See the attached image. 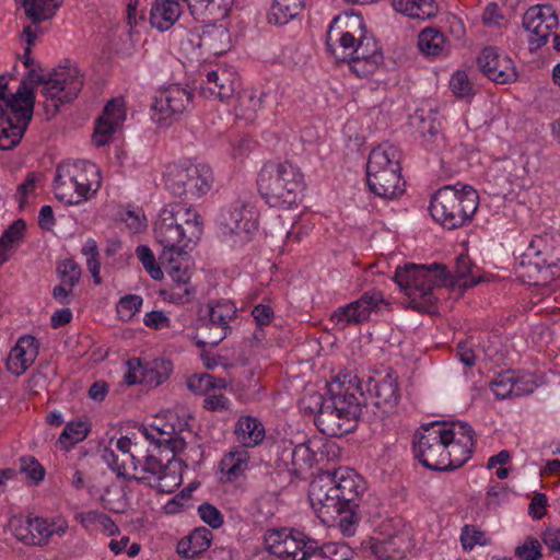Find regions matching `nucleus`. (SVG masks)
<instances>
[{"mask_svg":"<svg viewBox=\"0 0 560 560\" xmlns=\"http://www.w3.org/2000/svg\"><path fill=\"white\" fill-rule=\"evenodd\" d=\"M183 7L178 0H155L150 11L152 27L161 32L170 30L179 19Z\"/></svg>","mask_w":560,"mask_h":560,"instance_id":"33","label":"nucleus"},{"mask_svg":"<svg viewBox=\"0 0 560 560\" xmlns=\"http://www.w3.org/2000/svg\"><path fill=\"white\" fill-rule=\"evenodd\" d=\"M125 119L126 110L124 102L118 98L109 101L95 126V131L93 133V141L97 147L106 144L112 135L122 125Z\"/></svg>","mask_w":560,"mask_h":560,"instance_id":"24","label":"nucleus"},{"mask_svg":"<svg viewBox=\"0 0 560 560\" xmlns=\"http://www.w3.org/2000/svg\"><path fill=\"white\" fill-rule=\"evenodd\" d=\"M121 219L132 233H139L147 226L145 217L140 209L127 210Z\"/></svg>","mask_w":560,"mask_h":560,"instance_id":"61","label":"nucleus"},{"mask_svg":"<svg viewBox=\"0 0 560 560\" xmlns=\"http://www.w3.org/2000/svg\"><path fill=\"white\" fill-rule=\"evenodd\" d=\"M234 433L243 446L254 447L264 441L265 428L257 418L242 416L235 424Z\"/></svg>","mask_w":560,"mask_h":560,"instance_id":"36","label":"nucleus"},{"mask_svg":"<svg viewBox=\"0 0 560 560\" xmlns=\"http://www.w3.org/2000/svg\"><path fill=\"white\" fill-rule=\"evenodd\" d=\"M368 392L373 404L384 413L393 412L400 399L397 377L393 373H387L381 378H370Z\"/></svg>","mask_w":560,"mask_h":560,"instance_id":"23","label":"nucleus"},{"mask_svg":"<svg viewBox=\"0 0 560 560\" xmlns=\"http://www.w3.org/2000/svg\"><path fill=\"white\" fill-rule=\"evenodd\" d=\"M327 402V397L325 398L322 394L317 392H312L305 394L300 400V408L310 415H314L315 417L319 415L320 410L324 409Z\"/></svg>","mask_w":560,"mask_h":560,"instance_id":"56","label":"nucleus"},{"mask_svg":"<svg viewBox=\"0 0 560 560\" xmlns=\"http://www.w3.org/2000/svg\"><path fill=\"white\" fill-rule=\"evenodd\" d=\"M330 480L336 486L334 490L336 497H340V502L346 510V514L340 518L339 529L343 536L351 537L360 520L357 510L365 490L364 481L350 468H338L330 472Z\"/></svg>","mask_w":560,"mask_h":560,"instance_id":"10","label":"nucleus"},{"mask_svg":"<svg viewBox=\"0 0 560 560\" xmlns=\"http://www.w3.org/2000/svg\"><path fill=\"white\" fill-rule=\"evenodd\" d=\"M128 370L124 375V382L131 386L143 384L142 382V361L140 359H131L127 362Z\"/></svg>","mask_w":560,"mask_h":560,"instance_id":"64","label":"nucleus"},{"mask_svg":"<svg viewBox=\"0 0 560 560\" xmlns=\"http://www.w3.org/2000/svg\"><path fill=\"white\" fill-rule=\"evenodd\" d=\"M202 234L199 213L184 202L170 203L163 208L154 226L156 242L162 246V257L182 256Z\"/></svg>","mask_w":560,"mask_h":560,"instance_id":"2","label":"nucleus"},{"mask_svg":"<svg viewBox=\"0 0 560 560\" xmlns=\"http://www.w3.org/2000/svg\"><path fill=\"white\" fill-rule=\"evenodd\" d=\"M38 355V341L33 336H22L11 349L7 359V369L19 376L23 374Z\"/></svg>","mask_w":560,"mask_h":560,"instance_id":"27","label":"nucleus"},{"mask_svg":"<svg viewBox=\"0 0 560 560\" xmlns=\"http://www.w3.org/2000/svg\"><path fill=\"white\" fill-rule=\"evenodd\" d=\"M70 165L75 170L77 189L82 201L89 199L101 186L100 168L86 160L70 161Z\"/></svg>","mask_w":560,"mask_h":560,"instance_id":"32","label":"nucleus"},{"mask_svg":"<svg viewBox=\"0 0 560 560\" xmlns=\"http://www.w3.org/2000/svg\"><path fill=\"white\" fill-rule=\"evenodd\" d=\"M479 205L477 190L470 185H445L438 189L430 201L434 221L448 230L469 223Z\"/></svg>","mask_w":560,"mask_h":560,"instance_id":"6","label":"nucleus"},{"mask_svg":"<svg viewBox=\"0 0 560 560\" xmlns=\"http://www.w3.org/2000/svg\"><path fill=\"white\" fill-rule=\"evenodd\" d=\"M231 401L223 394H207L203 400V407L209 411H226L230 409Z\"/></svg>","mask_w":560,"mask_h":560,"instance_id":"63","label":"nucleus"},{"mask_svg":"<svg viewBox=\"0 0 560 560\" xmlns=\"http://www.w3.org/2000/svg\"><path fill=\"white\" fill-rule=\"evenodd\" d=\"M395 11L418 20H430L436 16L439 5L434 0H393Z\"/></svg>","mask_w":560,"mask_h":560,"instance_id":"37","label":"nucleus"},{"mask_svg":"<svg viewBox=\"0 0 560 560\" xmlns=\"http://www.w3.org/2000/svg\"><path fill=\"white\" fill-rule=\"evenodd\" d=\"M393 279L407 295L412 308L429 313L433 311L438 300L434 290L446 284L448 272L444 265L438 262H408L396 269Z\"/></svg>","mask_w":560,"mask_h":560,"instance_id":"4","label":"nucleus"},{"mask_svg":"<svg viewBox=\"0 0 560 560\" xmlns=\"http://www.w3.org/2000/svg\"><path fill=\"white\" fill-rule=\"evenodd\" d=\"M102 458L118 477L129 480V476H132V474L128 472L126 460L122 459L120 462L118 455H116L112 448L104 447Z\"/></svg>","mask_w":560,"mask_h":560,"instance_id":"58","label":"nucleus"},{"mask_svg":"<svg viewBox=\"0 0 560 560\" xmlns=\"http://www.w3.org/2000/svg\"><path fill=\"white\" fill-rule=\"evenodd\" d=\"M104 513L98 511H86L75 515V520L90 532H98V525L103 521Z\"/></svg>","mask_w":560,"mask_h":560,"instance_id":"62","label":"nucleus"},{"mask_svg":"<svg viewBox=\"0 0 560 560\" xmlns=\"http://www.w3.org/2000/svg\"><path fill=\"white\" fill-rule=\"evenodd\" d=\"M136 254L141 261L143 268L151 276L153 280H161L163 278V271L156 264L155 256L150 247L147 245H139L136 248Z\"/></svg>","mask_w":560,"mask_h":560,"instance_id":"49","label":"nucleus"},{"mask_svg":"<svg viewBox=\"0 0 560 560\" xmlns=\"http://www.w3.org/2000/svg\"><path fill=\"white\" fill-rule=\"evenodd\" d=\"M237 308L230 301L219 302L209 308V329H217L218 336L211 338L208 343L219 345L230 332V323L236 317Z\"/></svg>","mask_w":560,"mask_h":560,"instance_id":"31","label":"nucleus"},{"mask_svg":"<svg viewBox=\"0 0 560 560\" xmlns=\"http://www.w3.org/2000/svg\"><path fill=\"white\" fill-rule=\"evenodd\" d=\"M142 298L137 294H129L121 298L117 304V314L124 322L130 320L142 306Z\"/></svg>","mask_w":560,"mask_h":560,"instance_id":"50","label":"nucleus"},{"mask_svg":"<svg viewBox=\"0 0 560 560\" xmlns=\"http://www.w3.org/2000/svg\"><path fill=\"white\" fill-rule=\"evenodd\" d=\"M173 371V364L165 359L142 362V382L153 388L166 381Z\"/></svg>","mask_w":560,"mask_h":560,"instance_id":"40","label":"nucleus"},{"mask_svg":"<svg viewBox=\"0 0 560 560\" xmlns=\"http://www.w3.org/2000/svg\"><path fill=\"white\" fill-rule=\"evenodd\" d=\"M384 303V295L378 290L364 292L358 300L339 306L330 316V320L340 328L359 325L368 320L373 312Z\"/></svg>","mask_w":560,"mask_h":560,"instance_id":"18","label":"nucleus"},{"mask_svg":"<svg viewBox=\"0 0 560 560\" xmlns=\"http://www.w3.org/2000/svg\"><path fill=\"white\" fill-rule=\"evenodd\" d=\"M213 183L212 170L209 165L190 162L174 163L165 173V187L171 194L186 200H195L205 196Z\"/></svg>","mask_w":560,"mask_h":560,"instance_id":"9","label":"nucleus"},{"mask_svg":"<svg viewBox=\"0 0 560 560\" xmlns=\"http://www.w3.org/2000/svg\"><path fill=\"white\" fill-rule=\"evenodd\" d=\"M291 458L295 470L311 468L317 460L310 442L296 445L291 452Z\"/></svg>","mask_w":560,"mask_h":560,"instance_id":"47","label":"nucleus"},{"mask_svg":"<svg viewBox=\"0 0 560 560\" xmlns=\"http://www.w3.org/2000/svg\"><path fill=\"white\" fill-rule=\"evenodd\" d=\"M481 281L480 277H475L471 272V264L467 256L460 255L456 260V269L448 279L446 284L458 285L467 289L477 285Z\"/></svg>","mask_w":560,"mask_h":560,"instance_id":"43","label":"nucleus"},{"mask_svg":"<svg viewBox=\"0 0 560 560\" xmlns=\"http://www.w3.org/2000/svg\"><path fill=\"white\" fill-rule=\"evenodd\" d=\"M338 21L339 18L335 16L328 26L326 46L338 61L350 63L351 59H353L358 37L350 32H335V25Z\"/></svg>","mask_w":560,"mask_h":560,"instance_id":"29","label":"nucleus"},{"mask_svg":"<svg viewBox=\"0 0 560 560\" xmlns=\"http://www.w3.org/2000/svg\"><path fill=\"white\" fill-rule=\"evenodd\" d=\"M418 47L423 55L432 58H441L450 52L448 40L435 27H427L420 32Z\"/></svg>","mask_w":560,"mask_h":560,"instance_id":"35","label":"nucleus"},{"mask_svg":"<svg viewBox=\"0 0 560 560\" xmlns=\"http://www.w3.org/2000/svg\"><path fill=\"white\" fill-rule=\"evenodd\" d=\"M404 538L400 535L388 537H373L370 540V549L378 560H396L404 556Z\"/></svg>","mask_w":560,"mask_h":560,"instance_id":"38","label":"nucleus"},{"mask_svg":"<svg viewBox=\"0 0 560 560\" xmlns=\"http://www.w3.org/2000/svg\"><path fill=\"white\" fill-rule=\"evenodd\" d=\"M26 18L31 21L22 32V38L28 45H34L39 35L44 33L42 22L52 19L61 7L63 0H19Z\"/></svg>","mask_w":560,"mask_h":560,"instance_id":"19","label":"nucleus"},{"mask_svg":"<svg viewBox=\"0 0 560 560\" xmlns=\"http://www.w3.org/2000/svg\"><path fill=\"white\" fill-rule=\"evenodd\" d=\"M237 86L238 80L235 75L226 69H221L209 71L199 89L203 97L223 101L230 98Z\"/></svg>","mask_w":560,"mask_h":560,"instance_id":"26","label":"nucleus"},{"mask_svg":"<svg viewBox=\"0 0 560 560\" xmlns=\"http://www.w3.org/2000/svg\"><path fill=\"white\" fill-rule=\"evenodd\" d=\"M460 542L464 550H472L477 545L487 546L489 544L485 533L472 525H465L462 528Z\"/></svg>","mask_w":560,"mask_h":560,"instance_id":"54","label":"nucleus"},{"mask_svg":"<svg viewBox=\"0 0 560 560\" xmlns=\"http://www.w3.org/2000/svg\"><path fill=\"white\" fill-rule=\"evenodd\" d=\"M352 550L343 544H326L304 560H351Z\"/></svg>","mask_w":560,"mask_h":560,"instance_id":"44","label":"nucleus"},{"mask_svg":"<svg viewBox=\"0 0 560 560\" xmlns=\"http://www.w3.org/2000/svg\"><path fill=\"white\" fill-rule=\"evenodd\" d=\"M264 541L270 553L287 560H304L320 547L305 533L287 527L268 529Z\"/></svg>","mask_w":560,"mask_h":560,"instance_id":"12","label":"nucleus"},{"mask_svg":"<svg viewBox=\"0 0 560 560\" xmlns=\"http://www.w3.org/2000/svg\"><path fill=\"white\" fill-rule=\"evenodd\" d=\"M9 79L0 75V150H10L21 141L33 117L35 95L25 82L11 93Z\"/></svg>","mask_w":560,"mask_h":560,"instance_id":"3","label":"nucleus"},{"mask_svg":"<svg viewBox=\"0 0 560 560\" xmlns=\"http://www.w3.org/2000/svg\"><path fill=\"white\" fill-rule=\"evenodd\" d=\"M490 387L498 399H505L513 393V376L510 372L501 373L490 383Z\"/></svg>","mask_w":560,"mask_h":560,"instance_id":"55","label":"nucleus"},{"mask_svg":"<svg viewBox=\"0 0 560 560\" xmlns=\"http://www.w3.org/2000/svg\"><path fill=\"white\" fill-rule=\"evenodd\" d=\"M136 463L138 470L129 476V480L144 483L162 493H172L182 483L180 465L177 460L167 459L163 464L156 456L147 455L142 464L139 459Z\"/></svg>","mask_w":560,"mask_h":560,"instance_id":"14","label":"nucleus"},{"mask_svg":"<svg viewBox=\"0 0 560 560\" xmlns=\"http://www.w3.org/2000/svg\"><path fill=\"white\" fill-rule=\"evenodd\" d=\"M249 454L244 448H235L226 453L220 462L221 472L228 476L229 480L241 477L248 468Z\"/></svg>","mask_w":560,"mask_h":560,"instance_id":"41","label":"nucleus"},{"mask_svg":"<svg viewBox=\"0 0 560 560\" xmlns=\"http://www.w3.org/2000/svg\"><path fill=\"white\" fill-rule=\"evenodd\" d=\"M445 470L462 467L470 457L476 443L472 427L464 421L446 422Z\"/></svg>","mask_w":560,"mask_h":560,"instance_id":"17","label":"nucleus"},{"mask_svg":"<svg viewBox=\"0 0 560 560\" xmlns=\"http://www.w3.org/2000/svg\"><path fill=\"white\" fill-rule=\"evenodd\" d=\"M514 556L521 560H540L542 548L538 539L527 537L522 545L515 548Z\"/></svg>","mask_w":560,"mask_h":560,"instance_id":"53","label":"nucleus"},{"mask_svg":"<svg viewBox=\"0 0 560 560\" xmlns=\"http://www.w3.org/2000/svg\"><path fill=\"white\" fill-rule=\"evenodd\" d=\"M364 404L365 397L358 376H338L329 385V397L324 409L315 417V424L327 436L348 434L355 429Z\"/></svg>","mask_w":560,"mask_h":560,"instance_id":"1","label":"nucleus"},{"mask_svg":"<svg viewBox=\"0 0 560 560\" xmlns=\"http://www.w3.org/2000/svg\"><path fill=\"white\" fill-rule=\"evenodd\" d=\"M21 470L35 482L42 481L45 477L44 467L33 456H25L21 458Z\"/></svg>","mask_w":560,"mask_h":560,"instance_id":"60","label":"nucleus"},{"mask_svg":"<svg viewBox=\"0 0 560 560\" xmlns=\"http://www.w3.org/2000/svg\"><path fill=\"white\" fill-rule=\"evenodd\" d=\"M90 428L84 421H72L66 424L62 433L58 439V443L62 445V447L67 448L72 446L81 441H83Z\"/></svg>","mask_w":560,"mask_h":560,"instance_id":"45","label":"nucleus"},{"mask_svg":"<svg viewBox=\"0 0 560 560\" xmlns=\"http://www.w3.org/2000/svg\"><path fill=\"white\" fill-rule=\"evenodd\" d=\"M28 528L32 530L34 535V540H36V546H40L46 544L49 537H51L55 533L61 535L65 533L63 527L55 528L51 524H49L45 518L40 517H28Z\"/></svg>","mask_w":560,"mask_h":560,"instance_id":"46","label":"nucleus"},{"mask_svg":"<svg viewBox=\"0 0 560 560\" xmlns=\"http://www.w3.org/2000/svg\"><path fill=\"white\" fill-rule=\"evenodd\" d=\"M353 59L349 66L358 77L373 73L383 60L377 43L372 35L361 34L355 44Z\"/></svg>","mask_w":560,"mask_h":560,"instance_id":"22","label":"nucleus"},{"mask_svg":"<svg viewBox=\"0 0 560 560\" xmlns=\"http://www.w3.org/2000/svg\"><path fill=\"white\" fill-rule=\"evenodd\" d=\"M450 88L457 97H465L471 94L472 85L465 71H456L451 80Z\"/></svg>","mask_w":560,"mask_h":560,"instance_id":"59","label":"nucleus"},{"mask_svg":"<svg viewBox=\"0 0 560 560\" xmlns=\"http://www.w3.org/2000/svg\"><path fill=\"white\" fill-rule=\"evenodd\" d=\"M261 107V96L256 91H245L238 95L237 110L249 119Z\"/></svg>","mask_w":560,"mask_h":560,"instance_id":"51","label":"nucleus"},{"mask_svg":"<svg viewBox=\"0 0 560 560\" xmlns=\"http://www.w3.org/2000/svg\"><path fill=\"white\" fill-rule=\"evenodd\" d=\"M219 226L225 241L244 244L258 228L257 212L248 198H238L222 210Z\"/></svg>","mask_w":560,"mask_h":560,"instance_id":"11","label":"nucleus"},{"mask_svg":"<svg viewBox=\"0 0 560 560\" xmlns=\"http://www.w3.org/2000/svg\"><path fill=\"white\" fill-rule=\"evenodd\" d=\"M446 422L422 424L413 436L416 458L431 470H445Z\"/></svg>","mask_w":560,"mask_h":560,"instance_id":"13","label":"nucleus"},{"mask_svg":"<svg viewBox=\"0 0 560 560\" xmlns=\"http://www.w3.org/2000/svg\"><path fill=\"white\" fill-rule=\"evenodd\" d=\"M213 539L212 532L207 527H197L177 544V553L190 559L209 549Z\"/></svg>","mask_w":560,"mask_h":560,"instance_id":"34","label":"nucleus"},{"mask_svg":"<svg viewBox=\"0 0 560 560\" xmlns=\"http://www.w3.org/2000/svg\"><path fill=\"white\" fill-rule=\"evenodd\" d=\"M335 488V483L330 480V472L320 474L310 483L308 500L323 523L339 526L346 510L340 502V497H336Z\"/></svg>","mask_w":560,"mask_h":560,"instance_id":"15","label":"nucleus"},{"mask_svg":"<svg viewBox=\"0 0 560 560\" xmlns=\"http://www.w3.org/2000/svg\"><path fill=\"white\" fill-rule=\"evenodd\" d=\"M523 26L536 36L530 42L545 45L552 30L558 26V16L550 5L530 7L523 16Z\"/></svg>","mask_w":560,"mask_h":560,"instance_id":"21","label":"nucleus"},{"mask_svg":"<svg viewBox=\"0 0 560 560\" xmlns=\"http://www.w3.org/2000/svg\"><path fill=\"white\" fill-rule=\"evenodd\" d=\"M26 224L24 220H15L0 237V266L9 260L13 248L24 236Z\"/></svg>","mask_w":560,"mask_h":560,"instance_id":"42","label":"nucleus"},{"mask_svg":"<svg viewBox=\"0 0 560 560\" xmlns=\"http://www.w3.org/2000/svg\"><path fill=\"white\" fill-rule=\"evenodd\" d=\"M258 190L270 207L290 209L301 201L304 175L289 162L266 163L257 178Z\"/></svg>","mask_w":560,"mask_h":560,"instance_id":"5","label":"nucleus"},{"mask_svg":"<svg viewBox=\"0 0 560 560\" xmlns=\"http://www.w3.org/2000/svg\"><path fill=\"white\" fill-rule=\"evenodd\" d=\"M198 514L202 522L208 524L211 528L217 529L223 525V514L214 505L210 503H202L198 506Z\"/></svg>","mask_w":560,"mask_h":560,"instance_id":"57","label":"nucleus"},{"mask_svg":"<svg viewBox=\"0 0 560 560\" xmlns=\"http://www.w3.org/2000/svg\"><path fill=\"white\" fill-rule=\"evenodd\" d=\"M84 83V74L75 63L66 61L54 69L42 89L44 110L48 119L52 118L63 104L78 97Z\"/></svg>","mask_w":560,"mask_h":560,"instance_id":"8","label":"nucleus"},{"mask_svg":"<svg viewBox=\"0 0 560 560\" xmlns=\"http://www.w3.org/2000/svg\"><path fill=\"white\" fill-rule=\"evenodd\" d=\"M152 117L158 124L177 120L194 108V93L180 84L160 89L152 104Z\"/></svg>","mask_w":560,"mask_h":560,"instance_id":"16","label":"nucleus"},{"mask_svg":"<svg viewBox=\"0 0 560 560\" xmlns=\"http://www.w3.org/2000/svg\"><path fill=\"white\" fill-rule=\"evenodd\" d=\"M477 61L481 71L495 83L508 84L517 79L513 60L494 47L483 48Z\"/></svg>","mask_w":560,"mask_h":560,"instance_id":"20","label":"nucleus"},{"mask_svg":"<svg viewBox=\"0 0 560 560\" xmlns=\"http://www.w3.org/2000/svg\"><path fill=\"white\" fill-rule=\"evenodd\" d=\"M280 493L275 475H266L258 482V500L262 502H275Z\"/></svg>","mask_w":560,"mask_h":560,"instance_id":"52","label":"nucleus"},{"mask_svg":"<svg viewBox=\"0 0 560 560\" xmlns=\"http://www.w3.org/2000/svg\"><path fill=\"white\" fill-rule=\"evenodd\" d=\"M552 252L553 247L548 235H537L530 241L524 253L522 265L533 266L538 271L556 266L559 258H553Z\"/></svg>","mask_w":560,"mask_h":560,"instance_id":"30","label":"nucleus"},{"mask_svg":"<svg viewBox=\"0 0 560 560\" xmlns=\"http://www.w3.org/2000/svg\"><path fill=\"white\" fill-rule=\"evenodd\" d=\"M78 190L75 170L71 167L70 161L59 164L54 179L56 198L67 205H79L82 202V198Z\"/></svg>","mask_w":560,"mask_h":560,"instance_id":"28","label":"nucleus"},{"mask_svg":"<svg viewBox=\"0 0 560 560\" xmlns=\"http://www.w3.org/2000/svg\"><path fill=\"white\" fill-rule=\"evenodd\" d=\"M160 258L168 276L177 283V291L173 292V298L178 299L183 303L189 302L191 295L195 294V289L187 287L190 279L187 252L182 256L170 255L168 257L161 256Z\"/></svg>","mask_w":560,"mask_h":560,"instance_id":"25","label":"nucleus"},{"mask_svg":"<svg viewBox=\"0 0 560 560\" xmlns=\"http://www.w3.org/2000/svg\"><path fill=\"white\" fill-rule=\"evenodd\" d=\"M305 7L284 0H272L267 13V22L275 26H284L296 20Z\"/></svg>","mask_w":560,"mask_h":560,"instance_id":"39","label":"nucleus"},{"mask_svg":"<svg viewBox=\"0 0 560 560\" xmlns=\"http://www.w3.org/2000/svg\"><path fill=\"white\" fill-rule=\"evenodd\" d=\"M56 272L60 282L69 284L70 287H75L81 278L80 266L70 258L60 260L57 264Z\"/></svg>","mask_w":560,"mask_h":560,"instance_id":"48","label":"nucleus"},{"mask_svg":"<svg viewBox=\"0 0 560 560\" xmlns=\"http://www.w3.org/2000/svg\"><path fill=\"white\" fill-rule=\"evenodd\" d=\"M400 151L389 143L374 148L366 163L369 188L376 196L393 199L404 192L400 176Z\"/></svg>","mask_w":560,"mask_h":560,"instance_id":"7","label":"nucleus"}]
</instances>
